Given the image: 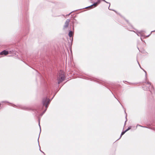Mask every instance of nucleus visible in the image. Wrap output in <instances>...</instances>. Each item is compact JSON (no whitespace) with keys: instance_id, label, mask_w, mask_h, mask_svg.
<instances>
[{"instance_id":"dca6fc26","label":"nucleus","mask_w":155,"mask_h":155,"mask_svg":"<svg viewBox=\"0 0 155 155\" xmlns=\"http://www.w3.org/2000/svg\"><path fill=\"white\" fill-rule=\"evenodd\" d=\"M72 41H73V38H72L71 40V43H72Z\"/></svg>"},{"instance_id":"f3484780","label":"nucleus","mask_w":155,"mask_h":155,"mask_svg":"<svg viewBox=\"0 0 155 155\" xmlns=\"http://www.w3.org/2000/svg\"><path fill=\"white\" fill-rule=\"evenodd\" d=\"M125 113L126 114V118H127V114H126V113L125 112Z\"/></svg>"},{"instance_id":"a211bd4d","label":"nucleus","mask_w":155,"mask_h":155,"mask_svg":"<svg viewBox=\"0 0 155 155\" xmlns=\"http://www.w3.org/2000/svg\"><path fill=\"white\" fill-rule=\"evenodd\" d=\"M127 121V120L125 121V122L124 125H125V124H126V122Z\"/></svg>"},{"instance_id":"9b49d317","label":"nucleus","mask_w":155,"mask_h":155,"mask_svg":"<svg viewBox=\"0 0 155 155\" xmlns=\"http://www.w3.org/2000/svg\"><path fill=\"white\" fill-rule=\"evenodd\" d=\"M38 123H39L38 124H39V126L40 127V132H41V126H40V119H38Z\"/></svg>"},{"instance_id":"6ab92c4d","label":"nucleus","mask_w":155,"mask_h":155,"mask_svg":"<svg viewBox=\"0 0 155 155\" xmlns=\"http://www.w3.org/2000/svg\"><path fill=\"white\" fill-rule=\"evenodd\" d=\"M39 135H40V134ZM39 136L38 138H39ZM38 139H39V138H38V142H39Z\"/></svg>"},{"instance_id":"6e6552de","label":"nucleus","mask_w":155,"mask_h":155,"mask_svg":"<svg viewBox=\"0 0 155 155\" xmlns=\"http://www.w3.org/2000/svg\"><path fill=\"white\" fill-rule=\"evenodd\" d=\"M137 63L138 64L140 67V68H141L145 72V79H147V72H146V71L145 70H144L142 68H141L138 61H137Z\"/></svg>"},{"instance_id":"0eeeda50","label":"nucleus","mask_w":155,"mask_h":155,"mask_svg":"<svg viewBox=\"0 0 155 155\" xmlns=\"http://www.w3.org/2000/svg\"><path fill=\"white\" fill-rule=\"evenodd\" d=\"M73 35V33L71 30L68 33V35L70 37V39L71 40V38L72 37Z\"/></svg>"},{"instance_id":"4be33fe9","label":"nucleus","mask_w":155,"mask_h":155,"mask_svg":"<svg viewBox=\"0 0 155 155\" xmlns=\"http://www.w3.org/2000/svg\"><path fill=\"white\" fill-rule=\"evenodd\" d=\"M40 151L41 152H43V153H44L42 151H41V150L40 149Z\"/></svg>"},{"instance_id":"9d476101","label":"nucleus","mask_w":155,"mask_h":155,"mask_svg":"<svg viewBox=\"0 0 155 155\" xmlns=\"http://www.w3.org/2000/svg\"><path fill=\"white\" fill-rule=\"evenodd\" d=\"M19 107L21 109H24V110H26V107L24 106H22L21 105H19Z\"/></svg>"},{"instance_id":"1a4fd4ad","label":"nucleus","mask_w":155,"mask_h":155,"mask_svg":"<svg viewBox=\"0 0 155 155\" xmlns=\"http://www.w3.org/2000/svg\"><path fill=\"white\" fill-rule=\"evenodd\" d=\"M126 132V131L125 130L124 131H122L121 132V134H120V137L117 140H118L119 139H120L121 138V137L123 135H124Z\"/></svg>"},{"instance_id":"423d86ee","label":"nucleus","mask_w":155,"mask_h":155,"mask_svg":"<svg viewBox=\"0 0 155 155\" xmlns=\"http://www.w3.org/2000/svg\"><path fill=\"white\" fill-rule=\"evenodd\" d=\"M70 20L69 19H67L64 25V26L63 29H64L67 28L69 25V23L70 22Z\"/></svg>"},{"instance_id":"4468645a","label":"nucleus","mask_w":155,"mask_h":155,"mask_svg":"<svg viewBox=\"0 0 155 155\" xmlns=\"http://www.w3.org/2000/svg\"><path fill=\"white\" fill-rule=\"evenodd\" d=\"M72 12H71L68 15H67V16H69L70 14Z\"/></svg>"},{"instance_id":"f8f14e48","label":"nucleus","mask_w":155,"mask_h":155,"mask_svg":"<svg viewBox=\"0 0 155 155\" xmlns=\"http://www.w3.org/2000/svg\"><path fill=\"white\" fill-rule=\"evenodd\" d=\"M131 126H130V127H128V128L126 130H125L126 132L128 130H130L131 128Z\"/></svg>"},{"instance_id":"ddd939ff","label":"nucleus","mask_w":155,"mask_h":155,"mask_svg":"<svg viewBox=\"0 0 155 155\" xmlns=\"http://www.w3.org/2000/svg\"><path fill=\"white\" fill-rule=\"evenodd\" d=\"M140 126V127H145L142 126H141V125H137V126Z\"/></svg>"},{"instance_id":"f257e3e1","label":"nucleus","mask_w":155,"mask_h":155,"mask_svg":"<svg viewBox=\"0 0 155 155\" xmlns=\"http://www.w3.org/2000/svg\"><path fill=\"white\" fill-rule=\"evenodd\" d=\"M54 96V95L51 100L47 97H44L42 99V105L36 110L37 115L41 116L43 115L46 111L51 100Z\"/></svg>"},{"instance_id":"2eb2a0df","label":"nucleus","mask_w":155,"mask_h":155,"mask_svg":"<svg viewBox=\"0 0 155 155\" xmlns=\"http://www.w3.org/2000/svg\"><path fill=\"white\" fill-rule=\"evenodd\" d=\"M138 34H141V31L139 32H138V34H137V35H139Z\"/></svg>"},{"instance_id":"39448f33","label":"nucleus","mask_w":155,"mask_h":155,"mask_svg":"<svg viewBox=\"0 0 155 155\" xmlns=\"http://www.w3.org/2000/svg\"><path fill=\"white\" fill-rule=\"evenodd\" d=\"M14 51L12 50V51H10L9 52L8 51H7L5 50H4L3 51H2V52H1L0 53V55H6L8 54L9 53L13 54H14Z\"/></svg>"},{"instance_id":"aec40b11","label":"nucleus","mask_w":155,"mask_h":155,"mask_svg":"<svg viewBox=\"0 0 155 155\" xmlns=\"http://www.w3.org/2000/svg\"><path fill=\"white\" fill-rule=\"evenodd\" d=\"M150 35V34H149V35H148L147 36H146V37H148Z\"/></svg>"},{"instance_id":"f03ea898","label":"nucleus","mask_w":155,"mask_h":155,"mask_svg":"<svg viewBox=\"0 0 155 155\" xmlns=\"http://www.w3.org/2000/svg\"><path fill=\"white\" fill-rule=\"evenodd\" d=\"M144 83L146 84H143L142 87L144 90H149L150 92L152 94L154 92V89L153 86L151 85V83L149 81L147 82H145Z\"/></svg>"},{"instance_id":"b1692460","label":"nucleus","mask_w":155,"mask_h":155,"mask_svg":"<svg viewBox=\"0 0 155 155\" xmlns=\"http://www.w3.org/2000/svg\"><path fill=\"white\" fill-rule=\"evenodd\" d=\"M38 145L40 146L39 144H38Z\"/></svg>"},{"instance_id":"20e7f679","label":"nucleus","mask_w":155,"mask_h":155,"mask_svg":"<svg viewBox=\"0 0 155 155\" xmlns=\"http://www.w3.org/2000/svg\"><path fill=\"white\" fill-rule=\"evenodd\" d=\"M101 1L100 0H98L97 2H94L92 5L89 6L87 7H85L84 8H92L96 7L100 3Z\"/></svg>"},{"instance_id":"5701e85b","label":"nucleus","mask_w":155,"mask_h":155,"mask_svg":"<svg viewBox=\"0 0 155 155\" xmlns=\"http://www.w3.org/2000/svg\"><path fill=\"white\" fill-rule=\"evenodd\" d=\"M155 31V30H154V31H152V32H153V31Z\"/></svg>"},{"instance_id":"7ed1b4c3","label":"nucleus","mask_w":155,"mask_h":155,"mask_svg":"<svg viewBox=\"0 0 155 155\" xmlns=\"http://www.w3.org/2000/svg\"><path fill=\"white\" fill-rule=\"evenodd\" d=\"M64 79L65 76L64 74H60L58 77V84H59L64 80Z\"/></svg>"},{"instance_id":"412c9836","label":"nucleus","mask_w":155,"mask_h":155,"mask_svg":"<svg viewBox=\"0 0 155 155\" xmlns=\"http://www.w3.org/2000/svg\"><path fill=\"white\" fill-rule=\"evenodd\" d=\"M40 151L41 152H43V153H44L42 151H41V150L40 149Z\"/></svg>"}]
</instances>
